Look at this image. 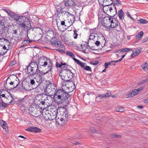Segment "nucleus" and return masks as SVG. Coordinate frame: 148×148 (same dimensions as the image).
Wrapping results in <instances>:
<instances>
[{"label": "nucleus", "mask_w": 148, "mask_h": 148, "mask_svg": "<svg viewBox=\"0 0 148 148\" xmlns=\"http://www.w3.org/2000/svg\"><path fill=\"white\" fill-rule=\"evenodd\" d=\"M19 27L27 31H29L31 28V25L29 19L26 17L18 15L15 20Z\"/></svg>", "instance_id": "1"}, {"label": "nucleus", "mask_w": 148, "mask_h": 148, "mask_svg": "<svg viewBox=\"0 0 148 148\" xmlns=\"http://www.w3.org/2000/svg\"><path fill=\"white\" fill-rule=\"evenodd\" d=\"M56 90V86L54 84L49 82L45 87V92L49 95V96L51 97L55 94Z\"/></svg>", "instance_id": "2"}, {"label": "nucleus", "mask_w": 148, "mask_h": 148, "mask_svg": "<svg viewBox=\"0 0 148 148\" xmlns=\"http://www.w3.org/2000/svg\"><path fill=\"white\" fill-rule=\"evenodd\" d=\"M13 81L11 83V85H8L6 83H5L4 84L5 88L8 90H12L14 88L19 87V85L20 81L18 78L14 75Z\"/></svg>", "instance_id": "3"}, {"label": "nucleus", "mask_w": 148, "mask_h": 148, "mask_svg": "<svg viewBox=\"0 0 148 148\" xmlns=\"http://www.w3.org/2000/svg\"><path fill=\"white\" fill-rule=\"evenodd\" d=\"M51 44L53 47H55L58 49H56L57 51L61 53H64L65 47L59 39H56L55 40H52L51 41Z\"/></svg>", "instance_id": "4"}, {"label": "nucleus", "mask_w": 148, "mask_h": 148, "mask_svg": "<svg viewBox=\"0 0 148 148\" xmlns=\"http://www.w3.org/2000/svg\"><path fill=\"white\" fill-rule=\"evenodd\" d=\"M55 114H56V113H57L58 114L61 115L62 117L64 120L65 119H66L65 123L68 121L69 115L67 109L62 107H59L56 112H55Z\"/></svg>", "instance_id": "5"}, {"label": "nucleus", "mask_w": 148, "mask_h": 148, "mask_svg": "<svg viewBox=\"0 0 148 148\" xmlns=\"http://www.w3.org/2000/svg\"><path fill=\"white\" fill-rule=\"evenodd\" d=\"M63 85H65L66 87L69 90V92L73 91L75 88V86L74 82L72 81L69 79L65 81L62 82Z\"/></svg>", "instance_id": "6"}, {"label": "nucleus", "mask_w": 148, "mask_h": 148, "mask_svg": "<svg viewBox=\"0 0 148 148\" xmlns=\"http://www.w3.org/2000/svg\"><path fill=\"white\" fill-rule=\"evenodd\" d=\"M34 106V107L32 106L30 107L29 109V113L32 116L37 117L40 115V112L37 109L38 106L37 105L36 106L35 105Z\"/></svg>", "instance_id": "7"}, {"label": "nucleus", "mask_w": 148, "mask_h": 148, "mask_svg": "<svg viewBox=\"0 0 148 148\" xmlns=\"http://www.w3.org/2000/svg\"><path fill=\"white\" fill-rule=\"evenodd\" d=\"M36 101L37 103L36 105L38 106V108L39 109H46L47 106H48L47 104L48 103V101H46V100L44 99H40L39 100Z\"/></svg>", "instance_id": "8"}, {"label": "nucleus", "mask_w": 148, "mask_h": 148, "mask_svg": "<svg viewBox=\"0 0 148 148\" xmlns=\"http://www.w3.org/2000/svg\"><path fill=\"white\" fill-rule=\"evenodd\" d=\"M63 5L61 3L59 6L56 8L55 15H56L57 17L58 18L60 17V14H64V13L66 12L65 11V10H64V9L66 8L64 7Z\"/></svg>", "instance_id": "9"}, {"label": "nucleus", "mask_w": 148, "mask_h": 148, "mask_svg": "<svg viewBox=\"0 0 148 148\" xmlns=\"http://www.w3.org/2000/svg\"><path fill=\"white\" fill-rule=\"evenodd\" d=\"M108 16H105L102 19L101 23L102 25L105 27L108 28V26L110 25L111 22V20L113 17L108 15Z\"/></svg>", "instance_id": "10"}, {"label": "nucleus", "mask_w": 148, "mask_h": 148, "mask_svg": "<svg viewBox=\"0 0 148 148\" xmlns=\"http://www.w3.org/2000/svg\"><path fill=\"white\" fill-rule=\"evenodd\" d=\"M61 3L62 5H64V7L66 9L70 8L72 6L75 7V6L76 5L75 3L73 0L64 1L62 2Z\"/></svg>", "instance_id": "11"}, {"label": "nucleus", "mask_w": 148, "mask_h": 148, "mask_svg": "<svg viewBox=\"0 0 148 148\" xmlns=\"http://www.w3.org/2000/svg\"><path fill=\"white\" fill-rule=\"evenodd\" d=\"M50 61L47 58L44 56H42L38 60V65L41 67V66L45 67L48 65V61Z\"/></svg>", "instance_id": "12"}, {"label": "nucleus", "mask_w": 148, "mask_h": 148, "mask_svg": "<svg viewBox=\"0 0 148 148\" xmlns=\"http://www.w3.org/2000/svg\"><path fill=\"white\" fill-rule=\"evenodd\" d=\"M73 59L78 65H79L83 69L87 71H91L92 69L89 66L86 65L85 63L82 62L75 58H73Z\"/></svg>", "instance_id": "13"}, {"label": "nucleus", "mask_w": 148, "mask_h": 148, "mask_svg": "<svg viewBox=\"0 0 148 148\" xmlns=\"http://www.w3.org/2000/svg\"><path fill=\"white\" fill-rule=\"evenodd\" d=\"M64 69H62L60 73V75L62 79L63 80V81H65L69 79H67L68 69H67V67L65 66H64Z\"/></svg>", "instance_id": "14"}, {"label": "nucleus", "mask_w": 148, "mask_h": 148, "mask_svg": "<svg viewBox=\"0 0 148 148\" xmlns=\"http://www.w3.org/2000/svg\"><path fill=\"white\" fill-rule=\"evenodd\" d=\"M62 117L61 115L57 114V115L56 114V116L53 118V119H55L56 122L60 125H63L65 123V121L66 120V119H65L64 120Z\"/></svg>", "instance_id": "15"}, {"label": "nucleus", "mask_w": 148, "mask_h": 148, "mask_svg": "<svg viewBox=\"0 0 148 148\" xmlns=\"http://www.w3.org/2000/svg\"><path fill=\"white\" fill-rule=\"evenodd\" d=\"M46 34L47 36L51 39L50 41L51 43L52 40H55L56 39H58L56 37V33L54 32L53 30L51 29L49 30L47 32Z\"/></svg>", "instance_id": "16"}, {"label": "nucleus", "mask_w": 148, "mask_h": 148, "mask_svg": "<svg viewBox=\"0 0 148 148\" xmlns=\"http://www.w3.org/2000/svg\"><path fill=\"white\" fill-rule=\"evenodd\" d=\"M64 15H66L68 16V20H70L69 21H68V22L71 25L73 24L75 20V17L74 15L69 13L67 12H66L65 13H64Z\"/></svg>", "instance_id": "17"}, {"label": "nucleus", "mask_w": 148, "mask_h": 148, "mask_svg": "<svg viewBox=\"0 0 148 148\" xmlns=\"http://www.w3.org/2000/svg\"><path fill=\"white\" fill-rule=\"evenodd\" d=\"M56 21L57 26L59 29V27H60V26H62V27L64 26L67 27H69L71 26L70 24H68L67 23L65 22V21H60V19L59 20L56 19Z\"/></svg>", "instance_id": "18"}, {"label": "nucleus", "mask_w": 148, "mask_h": 148, "mask_svg": "<svg viewBox=\"0 0 148 148\" xmlns=\"http://www.w3.org/2000/svg\"><path fill=\"white\" fill-rule=\"evenodd\" d=\"M27 73L32 76H33L38 71V69L28 66L27 67Z\"/></svg>", "instance_id": "19"}, {"label": "nucleus", "mask_w": 148, "mask_h": 148, "mask_svg": "<svg viewBox=\"0 0 148 148\" xmlns=\"http://www.w3.org/2000/svg\"><path fill=\"white\" fill-rule=\"evenodd\" d=\"M111 21V23L110 25L108 26V28H114L119 26L118 25V21L117 19L113 17Z\"/></svg>", "instance_id": "20"}, {"label": "nucleus", "mask_w": 148, "mask_h": 148, "mask_svg": "<svg viewBox=\"0 0 148 148\" xmlns=\"http://www.w3.org/2000/svg\"><path fill=\"white\" fill-rule=\"evenodd\" d=\"M42 76L41 75H39V76L37 77V78H39L38 81L36 79H38L36 78H34V79H30V83L31 84L32 86H34L35 88H36L38 87V85L36 84V83L35 82L36 81L37 83L40 82H40L41 81V78Z\"/></svg>", "instance_id": "21"}, {"label": "nucleus", "mask_w": 148, "mask_h": 148, "mask_svg": "<svg viewBox=\"0 0 148 148\" xmlns=\"http://www.w3.org/2000/svg\"><path fill=\"white\" fill-rule=\"evenodd\" d=\"M25 130L27 131H30L35 133H39L41 132V130L37 127H30L26 129Z\"/></svg>", "instance_id": "22"}, {"label": "nucleus", "mask_w": 148, "mask_h": 148, "mask_svg": "<svg viewBox=\"0 0 148 148\" xmlns=\"http://www.w3.org/2000/svg\"><path fill=\"white\" fill-rule=\"evenodd\" d=\"M111 8H112V10H110L109 16L114 17L117 13L115 5L114 4H112Z\"/></svg>", "instance_id": "23"}, {"label": "nucleus", "mask_w": 148, "mask_h": 148, "mask_svg": "<svg viewBox=\"0 0 148 148\" xmlns=\"http://www.w3.org/2000/svg\"><path fill=\"white\" fill-rule=\"evenodd\" d=\"M64 91L63 89H58L55 95V96H57L58 99H62V97H63V94L64 93Z\"/></svg>", "instance_id": "24"}, {"label": "nucleus", "mask_w": 148, "mask_h": 148, "mask_svg": "<svg viewBox=\"0 0 148 148\" xmlns=\"http://www.w3.org/2000/svg\"><path fill=\"white\" fill-rule=\"evenodd\" d=\"M103 10L104 12L107 15H109L110 11L112 10L110 6L103 5Z\"/></svg>", "instance_id": "25"}, {"label": "nucleus", "mask_w": 148, "mask_h": 148, "mask_svg": "<svg viewBox=\"0 0 148 148\" xmlns=\"http://www.w3.org/2000/svg\"><path fill=\"white\" fill-rule=\"evenodd\" d=\"M21 85L22 88L26 90H28L30 89L29 83L27 81L23 82L21 84Z\"/></svg>", "instance_id": "26"}, {"label": "nucleus", "mask_w": 148, "mask_h": 148, "mask_svg": "<svg viewBox=\"0 0 148 148\" xmlns=\"http://www.w3.org/2000/svg\"><path fill=\"white\" fill-rule=\"evenodd\" d=\"M69 97V93L64 92V93L63 94V97H62V99H60L61 101V103H62L65 101H66Z\"/></svg>", "instance_id": "27"}, {"label": "nucleus", "mask_w": 148, "mask_h": 148, "mask_svg": "<svg viewBox=\"0 0 148 148\" xmlns=\"http://www.w3.org/2000/svg\"><path fill=\"white\" fill-rule=\"evenodd\" d=\"M25 97L22 99H20L17 101V103L18 104L21 106H23L25 105V104L26 103L27 99Z\"/></svg>", "instance_id": "28"}, {"label": "nucleus", "mask_w": 148, "mask_h": 148, "mask_svg": "<svg viewBox=\"0 0 148 148\" xmlns=\"http://www.w3.org/2000/svg\"><path fill=\"white\" fill-rule=\"evenodd\" d=\"M0 125L5 131H7L8 130V126L7 124L3 120H0Z\"/></svg>", "instance_id": "29"}, {"label": "nucleus", "mask_w": 148, "mask_h": 148, "mask_svg": "<svg viewBox=\"0 0 148 148\" xmlns=\"http://www.w3.org/2000/svg\"><path fill=\"white\" fill-rule=\"evenodd\" d=\"M28 66L34 68L38 70V67H39V65L35 61L31 62L29 64Z\"/></svg>", "instance_id": "30"}, {"label": "nucleus", "mask_w": 148, "mask_h": 148, "mask_svg": "<svg viewBox=\"0 0 148 148\" xmlns=\"http://www.w3.org/2000/svg\"><path fill=\"white\" fill-rule=\"evenodd\" d=\"M118 15L119 17V18L120 20L122 21H123V20H125L124 19V13L123 11L121 9L118 12Z\"/></svg>", "instance_id": "31"}, {"label": "nucleus", "mask_w": 148, "mask_h": 148, "mask_svg": "<svg viewBox=\"0 0 148 148\" xmlns=\"http://www.w3.org/2000/svg\"><path fill=\"white\" fill-rule=\"evenodd\" d=\"M10 97L8 96V97H7V99H5L6 102H4L3 100H2V102L7 105H9L10 103L12 101V98L11 94H10Z\"/></svg>", "instance_id": "32"}, {"label": "nucleus", "mask_w": 148, "mask_h": 148, "mask_svg": "<svg viewBox=\"0 0 148 148\" xmlns=\"http://www.w3.org/2000/svg\"><path fill=\"white\" fill-rule=\"evenodd\" d=\"M14 75H10L7 79L6 82L5 83L7 82V84L9 85H11L12 84H11L13 81V77Z\"/></svg>", "instance_id": "33"}, {"label": "nucleus", "mask_w": 148, "mask_h": 148, "mask_svg": "<svg viewBox=\"0 0 148 148\" xmlns=\"http://www.w3.org/2000/svg\"><path fill=\"white\" fill-rule=\"evenodd\" d=\"M1 49L3 50V52H1L0 53L1 54V56H3L7 52L8 49H7L5 45H4L3 46L2 45V46H0V52H1Z\"/></svg>", "instance_id": "34"}, {"label": "nucleus", "mask_w": 148, "mask_h": 148, "mask_svg": "<svg viewBox=\"0 0 148 148\" xmlns=\"http://www.w3.org/2000/svg\"><path fill=\"white\" fill-rule=\"evenodd\" d=\"M8 15L10 16L13 19L14 21H15L16 19V18L17 17L18 14H16L14 12L10 11Z\"/></svg>", "instance_id": "35"}, {"label": "nucleus", "mask_w": 148, "mask_h": 148, "mask_svg": "<svg viewBox=\"0 0 148 148\" xmlns=\"http://www.w3.org/2000/svg\"><path fill=\"white\" fill-rule=\"evenodd\" d=\"M66 65V63H63L62 62H60V63H59L57 62L56 63V66L57 67L62 68V69H64V66Z\"/></svg>", "instance_id": "36"}, {"label": "nucleus", "mask_w": 148, "mask_h": 148, "mask_svg": "<svg viewBox=\"0 0 148 148\" xmlns=\"http://www.w3.org/2000/svg\"><path fill=\"white\" fill-rule=\"evenodd\" d=\"M42 116L46 120H53V118L52 117L51 114H47V115L43 116Z\"/></svg>", "instance_id": "37"}, {"label": "nucleus", "mask_w": 148, "mask_h": 148, "mask_svg": "<svg viewBox=\"0 0 148 148\" xmlns=\"http://www.w3.org/2000/svg\"><path fill=\"white\" fill-rule=\"evenodd\" d=\"M113 4L112 0H105L103 5L110 6L112 5V4Z\"/></svg>", "instance_id": "38"}, {"label": "nucleus", "mask_w": 148, "mask_h": 148, "mask_svg": "<svg viewBox=\"0 0 148 148\" xmlns=\"http://www.w3.org/2000/svg\"><path fill=\"white\" fill-rule=\"evenodd\" d=\"M144 34L143 32V31H140L138 34L136 35L135 37L137 39H139L141 38Z\"/></svg>", "instance_id": "39"}, {"label": "nucleus", "mask_w": 148, "mask_h": 148, "mask_svg": "<svg viewBox=\"0 0 148 148\" xmlns=\"http://www.w3.org/2000/svg\"><path fill=\"white\" fill-rule=\"evenodd\" d=\"M115 111L119 112H122L125 111V110L123 107L120 106L116 108Z\"/></svg>", "instance_id": "40"}, {"label": "nucleus", "mask_w": 148, "mask_h": 148, "mask_svg": "<svg viewBox=\"0 0 148 148\" xmlns=\"http://www.w3.org/2000/svg\"><path fill=\"white\" fill-rule=\"evenodd\" d=\"M132 50H133L132 49H129L127 48H122L120 49V51L121 52H123L132 51Z\"/></svg>", "instance_id": "41"}, {"label": "nucleus", "mask_w": 148, "mask_h": 148, "mask_svg": "<svg viewBox=\"0 0 148 148\" xmlns=\"http://www.w3.org/2000/svg\"><path fill=\"white\" fill-rule=\"evenodd\" d=\"M53 67V64L51 62L50 63H49L47 67L48 70L47 71H48L49 72H51L52 71V69Z\"/></svg>", "instance_id": "42"}, {"label": "nucleus", "mask_w": 148, "mask_h": 148, "mask_svg": "<svg viewBox=\"0 0 148 148\" xmlns=\"http://www.w3.org/2000/svg\"><path fill=\"white\" fill-rule=\"evenodd\" d=\"M67 79H71L73 77V73L70 71V70L68 69V71L67 73Z\"/></svg>", "instance_id": "43"}, {"label": "nucleus", "mask_w": 148, "mask_h": 148, "mask_svg": "<svg viewBox=\"0 0 148 148\" xmlns=\"http://www.w3.org/2000/svg\"><path fill=\"white\" fill-rule=\"evenodd\" d=\"M140 52V51L139 50L137 51H136L134 53H132L130 56V57H131V58H132L137 56Z\"/></svg>", "instance_id": "44"}, {"label": "nucleus", "mask_w": 148, "mask_h": 148, "mask_svg": "<svg viewBox=\"0 0 148 148\" xmlns=\"http://www.w3.org/2000/svg\"><path fill=\"white\" fill-rule=\"evenodd\" d=\"M98 32V28H95L93 29H90V33L94 34L95 35L97 34Z\"/></svg>", "instance_id": "45"}, {"label": "nucleus", "mask_w": 148, "mask_h": 148, "mask_svg": "<svg viewBox=\"0 0 148 148\" xmlns=\"http://www.w3.org/2000/svg\"><path fill=\"white\" fill-rule=\"evenodd\" d=\"M103 98H105L104 97V94H99L98 95L97 97H96V100H97V101H99V100Z\"/></svg>", "instance_id": "46"}, {"label": "nucleus", "mask_w": 148, "mask_h": 148, "mask_svg": "<svg viewBox=\"0 0 148 148\" xmlns=\"http://www.w3.org/2000/svg\"><path fill=\"white\" fill-rule=\"evenodd\" d=\"M66 54L67 55L71 57H72L73 58H74V57L75 56L70 51H66Z\"/></svg>", "instance_id": "47"}, {"label": "nucleus", "mask_w": 148, "mask_h": 148, "mask_svg": "<svg viewBox=\"0 0 148 148\" xmlns=\"http://www.w3.org/2000/svg\"><path fill=\"white\" fill-rule=\"evenodd\" d=\"M43 109L42 113V116L47 115V114H49V111L47 110L46 109Z\"/></svg>", "instance_id": "48"}, {"label": "nucleus", "mask_w": 148, "mask_h": 148, "mask_svg": "<svg viewBox=\"0 0 148 148\" xmlns=\"http://www.w3.org/2000/svg\"><path fill=\"white\" fill-rule=\"evenodd\" d=\"M48 96H49V95L47 94H42V98L41 99H45L46 100V101H47V100H48Z\"/></svg>", "instance_id": "49"}, {"label": "nucleus", "mask_w": 148, "mask_h": 148, "mask_svg": "<svg viewBox=\"0 0 148 148\" xmlns=\"http://www.w3.org/2000/svg\"><path fill=\"white\" fill-rule=\"evenodd\" d=\"M139 23L142 24H146L148 22V21L144 19H141L139 20Z\"/></svg>", "instance_id": "50"}, {"label": "nucleus", "mask_w": 148, "mask_h": 148, "mask_svg": "<svg viewBox=\"0 0 148 148\" xmlns=\"http://www.w3.org/2000/svg\"><path fill=\"white\" fill-rule=\"evenodd\" d=\"M142 67L143 70H145L148 69V64L146 62L143 66Z\"/></svg>", "instance_id": "51"}, {"label": "nucleus", "mask_w": 148, "mask_h": 148, "mask_svg": "<svg viewBox=\"0 0 148 148\" xmlns=\"http://www.w3.org/2000/svg\"><path fill=\"white\" fill-rule=\"evenodd\" d=\"M6 104H5L4 103H3L2 102H0V108H1L2 109H4L6 107V106L5 105Z\"/></svg>", "instance_id": "52"}, {"label": "nucleus", "mask_w": 148, "mask_h": 148, "mask_svg": "<svg viewBox=\"0 0 148 148\" xmlns=\"http://www.w3.org/2000/svg\"><path fill=\"white\" fill-rule=\"evenodd\" d=\"M137 89H134V90H133L132 92V93L133 96H134L135 95H137L138 94L139 92L138 91Z\"/></svg>", "instance_id": "53"}, {"label": "nucleus", "mask_w": 148, "mask_h": 148, "mask_svg": "<svg viewBox=\"0 0 148 148\" xmlns=\"http://www.w3.org/2000/svg\"><path fill=\"white\" fill-rule=\"evenodd\" d=\"M91 34L90 35L89 37V40H93L95 37H96V35L94 34H92V33H90Z\"/></svg>", "instance_id": "54"}, {"label": "nucleus", "mask_w": 148, "mask_h": 148, "mask_svg": "<svg viewBox=\"0 0 148 148\" xmlns=\"http://www.w3.org/2000/svg\"><path fill=\"white\" fill-rule=\"evenodd\" d=\"M111 93L110 92L108 91L106 94H104L105 98H106L109 97L111 95Z\"/></svg>", "instance_id": "55"}, {"label": "nucleus", "mask_w": 148, "mask_h": 148, "mask_svg": "<svg viewBox=\"0 0 148 148\" xmlns=\"http://www.w3.org/2000/svg\"><path fill=\"white\" fill-rule=\"evenodd\" d=\"M4 91L5 90H0V96H1L2 97H4L5 99H7V98H6L5 97V94H1V93L2 92Z\"/></svg>", "instance_id": "56"}, {"label": "nucleus", "mask_w": 148, "mask_h": 148, "mask_svg": "<svg viewBox=\"0 0 148 148\" xmlns=\"http://www.w3.org/2000/svg\"><path fill=\"white\" fill-rule=\"evenodd\" d=\"M5 28V24L3 22L0 21V28Z\"/></svg>", "instance_id": "57"}, {"label": "nucleus", "mask_w": 148, "mask_h": 148, "mask_svg": "<svg viewBox=\"0 0 148 148\" xmlns=\"http://www.w3.org/2000/svg\"><path fill=\"white\" fill-rule=\"evenodd\" d=\"M21 109L23 112H25L27 109V107L24 105L21 106Z\"/></svg>", "instance_id": "58"}, {"label": "nucleus", "mask_w": 148, "mask_h": 148, "mask_svg": "<svg viewBox=\"0 0 148 148\" xmlns=\"http://www.w3.org/2000/svg\"><path fill=\"white\" fill-rule=\"evenodd\" d=\"M5 30V28H0V36L3 34Z\"/></svg>", "instance_id": "59"}, {"label": "nucleus", "mask_w": 148, "mask_h": 148, "mask_svg": "<svg viewBox=\"0 0 148 148\" xmlns=\"http://www.w3.org/2000/svg\"><path fill=\"white\" fill-rule=\"evenodd\" d=\"M132 93V92H130L128 93L127 94L126 96V97L127 98H128L129 97H133V96Z\"/></svg>", "instance_id": "60"}, {"label": "nucleus", "mask_w": 148, "mask_h": 148, "mask_svg": "<svg viewBox=\"0 0 148 148\" xmlns=\"http://www.w3.org/2000/svg\"><path fill=\"white\" fill-rule=\"evenodd\" d=\"M78 35V34H77V31L75 30H74V34H73L74 38L75 39L77 38V37Z\"/></svg>", "instance_id": "61"}, {"label": "nucleus", "mask_w": 148, "mask_h": 148, "mask_svg": "<svg viewBox=\"0 0 148 148\" xmlns=\"http://www.w3.org/2000/svg\"><path fill=\"white\" fill-rule=\"evenodd\" d=\"M148 82V79H145L142 81L140 82L139 83V84L141 85L143 84L145 82Z\"/></svg>", "instance_id": "62"}, {"label": "nucleus", "mask_w": 148, "mask_h": 148, "mask_svg": "<svg viewBox=\"0 0 148 148\" xmlns=\"http://www.w3.org/2000/svg\"><path fill=\"white\" fill-rule=\"evenodd\" d=\"M103 35L99 31L97 32V34H96V36H97L98 38L101 37V36H102Z\"/></svg>", "instance_id": "63"}, {"label": "nucleus", "mask_w": 148, "mask_h": 148, "mask_svg": "<svg viewBox=\"0 0 148 148\" xmlns=\"http://www.w3.org/2000/svg\"><path fill=\"white\" fill-rule=\"evenodd\" d=\"M40 73L42 75H45V74H46L49 72H48V71H47L46 72H45L44 71H41L39 70Z\"/></svg>", "instance_id": "64"}]
</instances>
